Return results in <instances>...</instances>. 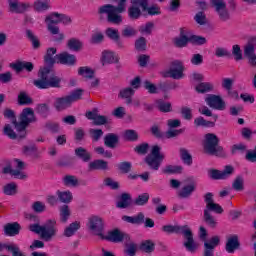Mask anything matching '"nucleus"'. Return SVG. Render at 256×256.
Instances as JSON below:
<instances>
[{"instance_id":"obj_1","label":"nucleus","mask_w":256,"mask_h":256,"mask_svg":"<svg viewBox=\"0 0 256 256\" xmlns=\"http://www.w3.org/2000/svg\"><path fill=\"white\" fill-rule=\"evenodd\" d=\"M57 48L50 47L47 49L46 54L44 55V63L48 66L43 67L38 72L39 79L33 81L34 87L37 89H59L61 88V77L51 76V67L57 63Z\"/></svg>"},{"instance_id":"obj_2","label":"nucleus","mask_w":256,"mask_h":256,"mask_svg":"<svg viewBox=\"0 0 256 256\" xmlns=\"http://www.w3.org/2000/svg\"><path fill=\"white\" fill-rule=\"evenodd\" d=\"M28 229L31 233H35L36 235H40L41 239L44 241H51L53 237L57 235V220L56 219H48L45 224L41 225V218L39 216H31Z\"/></svg>"},{"instance_id":"obj_3","label":"nucleus","mask_w":256,"mask_h":256,"mask_svg":"<svg viewBox=\"0 0 256 256\" xmlns=\"http://www.w3.org/2000/svg\"><path fill=\"white\" fill-rule=\"evenodd\" d=\"M163 233H166L167 235H183L184 242L183 246L185 247L186 251L189 253H195L197 251V242H195V238L193 236V230H191V227L189 225H164L162 226Z\"/></svg>"},{"instance_id":"obj_4","label":"nucleus","mask_w":256,"mask_h":256,"mask_svg":"<svg viewBox=\"0 0 256 256\" xmlns=\"http://www.w3.org/2000/svg\"><path fill=\"white\" fill-rule=\"evenodd\" d=\"M127 11V0H119L117 6L105 4L98 8V15H107L108 23L121 25L123 23L122 13Z\"/></svg>"},{"instance_id":"obj_5","label":"nucleus","mask_w":256,"mask_h":256,"mask_svg":"<svg viewBox=\"0 0 256 256\" xmlns=\"http://www.w3.org/2000/svg\"><path fill=\"white\" fill-rule=\"evenodd\" d=\"M35 112L33 108H24L22 113L20 114V122H17V119L12 121L19 139H25L27 137V127H29L30 123H35Z\"/></svg>"},{"instance_id":"obj_6","label":"nucleus","mask_w":256,"mask_h":256,"mask_svg":"<svg viewBox=\"0 0 256 256\" xmlns=\"http://www.w3.org/2000/svg\"><path fill=\"white\" fill-rule=\"evenodd\" d=\"M203 149L206 155L225 157V150L223 149V146H219V137H217L214 133L205 134Z\"/></svg>"},{"instance_id":"obj_7","label":"nucleus","mask_w":256,"mask_h":256,"mask_svg":"<svg viewBox=\"0 0 256 256\" xmlns=\"http://www.w3.org/2000/svg\"><path fill=\"white\" fill-rule=\"evenodd\" d=\"M81 97H83V90L76 89L67 96L56 98L54 101V108L57 111H65V109H69L71 104L75 103V101H79Z\"/></svg>"},{"instance_id":"obj_8","label":"nucleus","mask_w":256,"mask_h":256,"mask_svg":"<svg viewBox=\"0 0 256 256\" xmlns=\"http://www.w3.org/2000/svg\"><path fill=\"white\" fill-rule=\"evenodd\" d=\"M164 159L165 155L161 153V146L153 145L150 154L145 157L144 162L152 171H159Z\"/></svg>"},{"instance_id":"obj_9","label":"nucleus","mask_w":256,"mask_h":256,"mask_svg":"<svg viewBox=\"0 0 256 256\" xmlns=\"http://www.w3.org/2000/svg\"><path fill=\"white\" fill-rule=\"evenodd\" d=\"M122 221L131 223V225H143L144 223V227H148L150 229L155 227V221H153L151 218H145V214L143 212H139L135 216L124 215L122 216Z\"/></svg>"},{"instance_id":"obj_10","label":"nucleus","mask_w":256,"mask_h":256,"mask_svg":"<svg viewBox=\"0 0 256 256\" xmlns=\"http://www.w3.org/2000/svg\"><path fill=\"white\" fill-rule=\"evenodd\" d=\"M101 239L109 241L110 243H123V241H131V235L121 232L119 228H115L108 232L107 235H103Z\"/></svg>"},{"instance_id":"obj_11","label":"nucleus","mask_w":256,"mask_h":256,"mask_svg":"<svg viewBox=\"0 0 256 256\" xmlns=\"http://www.w3.org/2000/svg\"><path fill=\"white\" fill-rule=\"evenodd\" d=\"M210 3L215 8L220 21L225 23L231 19V14L227 10V4L223 0H210Z\"/></svg>"},{"instance_id":"obj_12","label":"nucleus","mask_w":256,"mask_h":256,"mask_svg":"<svg viewBox=\"0 0 256 256\" xmlns=\"http://www.w3.org/2000/svg\"><path fill=\"white\" fill-rule=\"evenodd\" d=\"M233 171H235L233 166L226 165L222 171L218 169H210L208 171V175L210 179H213L214 181H223L228 179V177H231V175H233Z\"/></svg>"},{"instance_id":"obj_13","label":"nucleus","mask_w":256,"mask_h":256,"mask_svg":"<svg viewBox=\"0 0 256 256\" xmlns=\"http://www.w3.org/2000/svg\"><path fill=\"white\" fill-rule=\"evenodd\" d=\"M130 3L131 6L128 8V17L137 21V19L141 17V9L142 11L145 9V2L143 0H131Z\"/></svg>"},{"instance_id":"obj_14","label":"nucleus","mask_w":256,"mask_h":256,"mask_svg":"<svg viewBox=\"0 0 256 256\" xmlns=\"http://www.w3.org/2000/svg\"><path fill=\"white\" fill-rule=\"evenodd\" d=\"M185 71V66H183V62L180 60H174L170 63V68L168 70V75L171 79H183Z\"/></svg>"},{"instance_id":"obj_15","label":"nucleus","mask_w":256,"mask_h":256,"mask_svg":"<svg viewBox=\"0 0 256 256\" xmlns=\"http://www.w3.org/2000/svg\"><path fill=\"white\" fill-rule=\"evenodd\" d=\"M86 226L88 227V229H90V231H94L95 233H97L99 237H103V218L95 215L90 216L88 218V223L86 224Z\"/></svg>"},{"instance_id":"obj_16","label":"nucleus","mask_w":256,"mask_h":256,"mask_svg":"<svg viewBox=\"0 0 256 256\" xmlns=\"http://www.w3.org/2000/svg\"><path fill=\"white\" fill-rule=\"evenodd\" d=\"M206 103L212 109H216L217 111H225V101L219 95L211 94L206 98Z\"/></svg>"},{"instance_id":"obj_17","label":"nucleus","mask_w":256,"mask_h":256,"mask_svg":"<svg viewBox=\"0 0 256 256\" xmlns=\"http://www.w3.org/2000/svg\"><path fill=\"white\" fill-rule=\"evenodd\" d=\"M56 59V63L60 65H67L68 67H74V65L77 63V57H75L73 54H69L68 52L56 54Z\"/></svg>"},{"instance_id":"obj_18","label":"nucleus","mask_w":256,"mask_h":256,"mask_svg":"<svg viewBox=\"0 0 256 256\" xmlns=\"http://www.w3.org/2000/svg\"><path fill=\"white\" fill-rule=\"evenodd\" d=\"M45 21H50L51 23H55V25H58V23L69 25V23H71V17L59 12H52L46 16Z\"/></svg>"},{"instance_id":"obj_19","label":"nucleus","mask_w":256,"mask_h":256,"mask_svg":"<svg viewBox=\"0 0 256 256\" xmlns=\"http://www.w3.org/2000/svg\"><path fill=\"white\" fill-rule=\"evenodd\" d=\"M10 67L16 71V73H21V71H27V73H31L35 69V65L32 62L27 61H18L15 63H11Z\"/></svg>"},{"instance_id":"obj_20","label":"nucleus","mask_w":256,"mask_h":256,"mask_svg":"<svg viewBox=\"0 0 256 256\" xmlns=\"http://www.w3.org/2000/svg\"><path fill=\"white\" fill-rule=\"evenodd\" d=\"M244 57L247 58L250 67L256 68L255 46L252 43H248L244 47Z\"/></svg>"},{"instance_id":"obj_21","label":"nucleus","mask_w":256,"mask_h":256,"mask_svg":"<svg viewBox=\"0 0 256 256\" xmlns=\"http://www.w3.org/2000/svg\"><path fill=\"white\" fill-rule=\"evenodd\" d=\"M88 171H109V162L103 159H96L88 164Z\"/></svg>"},{"instance_id":"obj_22","label":"nucleus","mask_w":256,"mask_h":256,"mask_svg":"<svg viewBox=\"0 0 256 256\" xmlns=\"http://www.w3.org/2000/svg\"><path fill=\"white\" fill-rule=\"evenodd\" d=\"M133 205V197L127 192L122 193L117 202L116 207L118 209H129Z\"/></svg>"},{"instance_id":"obj_23","label":"nucleus","mask_w":256,"mask_h":256,"mask_svg":"<svg viewBox=\"0 0 256 256\" xmlns=\"http://www.w3.org/2000/svg\"><path fill=\"white\" fill-rule=\"evenodd\" d=\"M8 7H9L10 13L21 14V13H25V11H27V9L31 7V4L25 3V2L19 3V1H16V2H10V4H8Z\"/></svg>"},{"instance_id":"obj_24","label":"nucleus","mask_w":256,"mask_h":256,"mask_svg":"<svg viewBox=\"0 0 256 256\" xmlns=\"http://www.w3.org/2000/svg\"><path fill=\"white\" fill-rule=\"evenodd\" d=\"M239 247H241V243L239 242V236L233 235L227 239L225 249L228 253H235V251H237Z\"/></svg>"},{"instance_id":"obj_25","label":"nucleus","mask_w":256,"mask_h":256,"mask_svg":"<svg viewBox=\"0 0 256 256\" xmlns=\"http://www.w3.org/2000/svg\"><path fill=\"white\" fill-rule=\"evenodd\" d=\"M21 232V224L19 222L8 223L4 226V233L8 237H15Z\"/></svg>"},{"instance_id":"obj_26","label":"nucleus","mask_w":256,"mask_h":256,"mask_svg":"<svg viewBox=\"0 0 256 256\" xmlns=\"http://www.w3.org/2000/svg\"><path fill=\"white\" fill-rule=\"evenodd\" d=\"M104 145L108 149H115L119 145V135L115 133H108L104 136Z\"/></svg>"},{"instance_id":"obj_27","label":"nucleus","mask_w":256,"mask_h":256,"mask_svg":"<svg viewBox=\"0 0 256 256\" xmlns=\"http://www.w3.org/2000/svg\"><path fill=\"white\" fill-rule=\"evenodd\" d=\"M193 193H195V185L193 183L187 184L178 191V197L180 199H189Z\"/></svg>"},{"instance_id":"obj_28","label":"nucleus","mask_w":256,"mask_h":256,"mask_svg":"<svg viewBox=\"0 0 256 256\" xmlns=\"http://www.w3.org/2000/svg\"><path fill=\"white\" fill-rule=\"evenodd\" d=\"M75 156L83 161V163H89L91 161V152L87 151L84 147H78L74 150Z\"/></svg>"},{"instance_id":"obj_29","label":"nucleus","mask_w":256,"mask_h":256,"mask_svg":"<svg viewBox=\"0 0 256 256\" xmlns=\"http://www.w3.org/2000/svg\"><path fill=\"white\" fill-rule=\"evenodd\" d=\"M137 249H138L137 243L131 240V236H130V241H125L124 243V255L135 256L137 255Z\"/></svg>"},{"instance_id":"obj_30","label":"nucleus","mask_w":256,"mask_h":256,"mask_svg":"<svg viewBox=\"0 0 256 256\" xmlns=\"http://www.w3.org/2000/svg\"><path fill=\"white\" fill-rule=\"evenodd\" d=\"M102 62H103V65H105V63H108V64L119 63V57L115 55V52L104 50L102 52Z\"/></svg>"},{"instance_id":"obj_31","label":"nucleus","mask_w":256,"mask_h":256,"mask_svg":"<svg viewBox=\"0 0 256 256\" xmlns=\"http://www.w3.org/2000/svg\"><path fill=\"white\" fill-rule=\"evenodd\" d=\"M56 195L60 203L69 204L71 203V201H73V193H71V191L69 190H66V191L58 190L56 191Z\"/></svg>"},{"instance_id":"obj_32","label":"nucleus","mask_w":256,"mask_h":256,"mask_svg":"<svg viewBox=\"0 0 256 256\" xmlns=\"http://www.w3.org/2000/svg\"><path fill=\"white\" fill-rule=\"evenodd\" d=\"M203 221L210 229H216L218 225L217 219H215L211 212H208L207 210H204Z\"/></svg>"},{"instance_id":"obj_33","label":"nucleus","mask_w":256,"mask_h":256,"mask_svg":"<svg viewBox=\"0 0 256 256\" xmlns=\"http://www.w3.org/2000/svg\"><path fill=\"white\" fill-rule=\"evenodd\" d=\"M142 2H144V6H145L144 11H146L148 15H150V17L161 15V7L157 5L149 6V0H142Z\"/></svg>"},{"instance_id":"obj_34","label":"nucleus","mask_w":256,"mask_h":256,"mask_svg":"<svg viewBox=\"0 0 256 256\" xmlns=\"http://www.w3.org/2000/svg\"><path fill=\"white\" fill-rule=\"evenodd\" d=\"M79 229H81V222H72L68 227L65 228L64 237H73V235H75Z\"/></svg>"},{"instance_id":"obj_35","label":"nucleus","mask_w":256,"mask_h":256,"mask_svg":"<svg viewBox=\"0 0 256 256\" xmlns=\"http://www.w3.org/2000/svg\"><path fill=\"white\" fill-rule=\"evenodd\" d=\"M49 9H51L49 0H36L34 2V11H37V13H43V11H49Z\"/></svg>"},{"instance_id":"obj_36","label":"nucleus","mask_w":256,"mask_h":256,"mask_svg":"<svg viewBox=\"0 0 256 256\" xmlns=\"http://www.w3.org/2000/svg\"><path fill=\"white\" fill-rule=\"evenodd\" d=\"M17 189V183L10 182L3 186L2 193L8 197H13L14 195H17Z\"/></svg>"},{"instance_id":"obj_37","label":"nucleus","mask_w":256,"mask_h":256,"mask_svg":"<svg viewBox=\"0 0 256 256\" xmlns=\"http://www.w3.org/2000/svg\"><path fill=\"white\" fill-rule=\"evenodd\" d=\"M183 172V167L182 166H177V165H166L162 169L163 175H179V173Z\"/></svg>"},{"instance_id":"obj_38","label":"nucleus","mask_w":256,"mask_h":256,"mask_svg":"<svg viewBox=\"0 0 256 256\" xmlns=\"http://www.w3.org/2000/svg\"><path fill=\"white\" fill-rule=\"evenodd\" d=\"M180 158L184 165H193V156L189 153V150L185 148H180Z\"/></svg>"},{"instance_id":"obj_39","label":"nucleus","mask_w":256,"mask_h":256,"mask_svg":"<svg viewBox=\"0 0 256 256\" xmlns=\"http://www.w3.org/2000/svg\"><path fill=\"white\" fill-rule=\"evenodd\" d=\"M78 75L84 77V79H93L95 77V71L89 66H82L78 68Z\"/></svg>"},{"instance_id":"obj_40","label":"nucleus","mask_w":256,"mask_h":256,"mask_svg":"<svg viewBox=\"0 0 256 256\" xmlns=\"http://www.w3.org/2000/svg\"><path fill=\"white\" fill-rule=\"evenodd\" d=\"M63 185L65 187H77L79 185V179L74 175H66L62 178Z\"/></svg>"},{"instance_id":"obj_41","label":"nucleus","mask_w":256,"mask_h":256,"mask_svg":"<svg viewBox=\"0 0 256 256\" xmlns=\"http://www.w3.org/2000/svg\"><path fill=\"white\" fill-rule=\"evenodd\" d=\"M213 84L211 82H200L196 87L195 91L197 93H209L213 90Z\"/></svg>"},{"instance_id":"obj_42","label":"nucleus","mask_w":256,"mask_h":256,"mask_svg":"<svg viewBox=\"0 0 256 256\" xmlns=\"http://www.w3.org/2000/svg\"><path fill=\"white\" fill-rule=\"evenodd\" d=\"M67 47L70 49V51H81L83 42L77 38H71L67 42Z\"/></svg>"},{"instance_id":"obj_43","label":"nucleus","mask_w":256,"mask_h":256,"mask_svg":"<svg viewBox=\"0 0 256 256\" xmlns=\"http://www.w3.org/2000/svg\"><path fill=\"white\" fill-rule=\"evenodd\" d=\"M221 243V238L218 235L212 236L210 239L204 241V247L215 250L216 247H219Z\"/></svg>"},{"instance_id":"obj_44","label":"nucleus","mask_w":256,"mask_h":256,"mask_svg":"<svg viewBox=\"0 0 256 256\" xmlns=\"http://www.w3.org/2000/svg\"><path fill=\"white\" fill-rule=\"evenodd\" d=\"M51 109L49 108V105L47 103H40L36 105L35 111L38 113V115H41L42 117H49V111Z\"/></svg>"},{"instance_id":"obj_45","label":"nucleus","mask_w":256,"mask_h":256,"mask_svg":"<svg viewBox=\"0 0 256 256\" xmlns=\"http://www.w3.org/2000/svg\"><path fill=\"white\" fill-rule=\"evenodd\" d=\"M71 217V210L68 205H63L60 207V221L61 223H67Z\"/></svg>"},{"instance_id":"obj_46","label":"nucleus","mask_w":256,"mask_h":256,"mask_svg":"<svg viewBox=\"0 0 256 256\" xmlns=\"http://www.w3.org/2000/svg\"><path fill=\"white\" fill-rule=\"evenodd\" d=\"M18 104L31 105L33 104V98L27 95V92L22 91L18 94Z\"/></svg>"},{"instance_id":"obj_47","label":"nucleus","mask_w":256,"mask_h":256,"mask_svg":"<svg viewBox=\"0 0 256 256\" xmlns=\"http://www.w3.org/2000/svg\"><path fill=\"white\" fill-rule=\"evenodd\" d=\"M26 37L31 41L33 49H39V47H41V42L39 41V38L35 36L33 31L26 30Z\"/></svg>"},{"instance_id":"obj_48","label":"nucleus","mask_w":256,"mask_h":256,"mask_svg":"<svg viewBox=\"0 0 256 256\" xmlns=\"http://www.w3.org/2000/svg\"><path fill=\"white\" fill-rule=\"evenodd\" d=\"M190 43V36H179L174 39V45L175 47H178L179 49H183V47H187Z\"/></svg>"},{"instance_id":"obj_49","label":"nucleus","mask_w":256,"mask_h":256,"mask_svg":"<svg viewBox=\"0 0 256 256\" xmlns=\"http://www.w3.org/2000/svg\"><path fill=\"white\" fill-rule=\"evenodd\" d=\"M124 139L125 141L134 143L135 141L139 140V134L133 129H128L124 131Z\"/></svg>"},{"instance_id":"obj_50","label":"nucleus","mask_w":256,"mask_h":256,"mask_svg":"<svg viewBox=\"0 0 256 256\" xmlns=\"http://www.w3.org/2000/svg\"><path fill=\"white\" fill-rule=\"evenodd\" d=\"M149 203V193H142L138 195L137 198L134 200V205L137 207H143Z\"/></svg>"},{"instance_id":"obj_51","label":"nucleus","mask_w":256,"mask_h":256,"mask_svg":"<svg viewBox=\"0 0 256 256\" xmlns=\"http://www.w3.org/2000/svg\"><path fill=\"white\" fill-rule=\"evenodd\" d=\"M118 170L120 173L127 175V173H131V169H133V164L129 161H123L117 164Z\"/></svg>"},{"instance_id":"obj_52","label":"nucleus","mask_w":256,"mask_h":256,"mask_svg":"<svg viewBox=\"0 0 256 256\" xmlns=\"http://www.w3.org/2000/svg\"><path fill=\"white\" fill-rule=\"evenodd\" d=\"M157 109L161 113H171V103L164 102L162 99L156 100Z\"/></svg>"},{"instance_id":"obj_53","label":"nucleus","mask_w":256,"mask_h":256,"mask_svg":"<svg viewBox=\"0 0 256 256\" xmlns=\"http://www.w3.org/2000/svg\"><path fill=\"white\" fill-rule=\"evenodd\" d=\"M5 249L12 253V256H25V253L16 244L5 245Z\"/></svg>"},{"instance_id":"obj_54","label":"nucleus","mask_w":256,"mask_h":256,"mask_svg":"<svg viewBox=\"0 0 256 256\" xmlns=\"http://www.w3.org/2000/svg\"><path fill=\"white\" fill-rule=\"evenodd\" d=\"M44 127L47 131H50V133H59V131L61 130L59 122H53L51 120L47 121Z\"/></svg>"},{"instance_id":"obj_55","label":"nucleus","mask_w":256,"mask_h":256,"mask_svg":"<svg viewBox=\"0 0 256 256\" xmlns=\"http://www.w3.org/2000/svg\"><path fill=\"white\" fill-rule=\"evenodd\" d=\"M194 125H195V127H213V125H215V123L205 120V118H203V116H199L194 119Z\"/></svg>"},{"instance_id":"obj_56","label":"nucleus","mask_w":256,"mask_h":256,"mask_svg":"<svg viewBox=\"0 0 256 256\" xmlns=\"http://www.w3.org/2000/svg\"><path fill=\"white\" fill-rule=\"evenodd\" d=\"M204 211H207L208 213H211V211L213 213H217L218 215H221V213H223V207H221V205L212 202V204H208L206 205Z\"/></svg>"},{"instance_id":"obj_57","label":"nucleus","mask_w":256,"mask_h":256,"mask_svg":"<svg viewBox=\"0 0 256 256\" xmlns=\"http://www.w3.org/2000/svg\"><path fill=\"white\" fill-rule=\"evenodd\" d=\"M140 249L145 253H153L155 251V243L151 240H146L141 243Z\"/></svg>"},{"instance_id":"obj_58","label":"nucleus","mask_w":256,"mask_h":256,"mask_svg":"<svg viewBox=\"0 0 256 256\" xmlns=\"http://www.w3.org/2000/svg\"><path fill=\"white\" fill-rule=\"evenodd\" d=\"M4 135H6V137H8L9 139L15 140V139H19V134L15 132V130H13V128H11V125L6 124L4 126Z\"/></svg>"},{"instance_id":"obj_59","label":"nucleus","mask_w":256,"mask_h":256,"mask_svg":"<svg viewBox=\"0 0 256 256\" xmlns=\"http://www.w3.org/2000/svg\"><path fill=\"white\" fill-rule=\"evenodd\" d=\"M143 87L150 95H156V93H159L157 85L151 83L149 80H145L143 82Z\"/></svg>"},{"instance_id":"obj_60","label":"nucleus","mask_w":256,"mask_h":256,"mask_svg":"<svg viewBox=\"0 0 256 256\" xmlns=\"http://www.w3.org/2000/svg\"><path fill=\"white\" fill-rule=\"evenodd\" d=\"M134 152L137 153V155H147V153H149V143L144 142L137 145L134 148Z\"/></svg>"},{"instance_id":"obj_61","label":"nucleus","mask_w":256,"mask_h":256,"mask_svg":"<svg viewBox=\"0 0 256 256\" xmlns=\"http://www.w3.org/2000/svg\"><path fill=\"white\" fill-rule=\"evenodd\" d=\"M135 49L136 51H147V39L141 36L135 41Z\"/></svg>"},{"instance_id":"obj_62","label":"nucleus","mask_w":256,"mask_h":256,"mask_svg":"<svg viewBox=\"0 0 256 256\" xmlns=\"http://www.w3.org/2000/svg\"><path fill=\"white\" fill-rule=\"evenodd\" d=\"M190 43L192 45H205L207 43V38L199 35H191L190 36Z\"/></svg>"},{"instance_id":"obj_63","label":"nucleus","mask_w":256,"mask_h":256,"mask_svg":"<svg viewBox=\"0 0 256 256\" xmlns=\"http://www.w3.org/2000/svg\"><path fill=\"white\" fill-rule=\"evenodd\" d=\"M244 188L243 176H237L232 183V189H234V191H243Z\"/></svg>"},{"instance_id":"obj_64","label":"nucleus","mask_w":256,"mask_h":256,"mask_svg":"<svg viewBox=\"0 0 256 256\" xmlns=\"http://www.w3.org/2000/svg\"><path fill=\"white\" fill-rule=\"evenodd\" d=\"M105 33L106 37H108V39H111V41H117L120 37L119 30L115 28H107Z\"/></svg>"}]
</instances>
